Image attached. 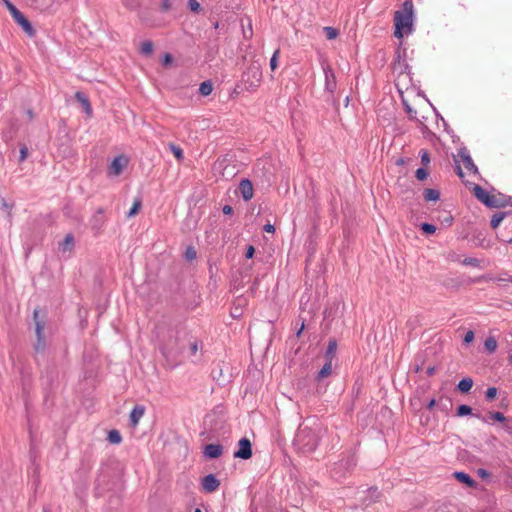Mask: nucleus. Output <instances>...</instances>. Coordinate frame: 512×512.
<instances>
[{"label": "nucleus", "instance_id": "obj_42", "mask_svg": "<svg viewBox=\"0 0 512 512\" xmlns=\"http://www.w3.org/2000/svg\"><path fill=\"white\" fill-rule=\"evenodd\" d=\"M254 253H255V248L252 245H250V246H248V248L246 250L245 256H246V258L250 259L254 256Z\"/></svg>", "mask_w": 512, "mask_h": 512}, {"label": "nucleus", "instance_id": "obj_31", "mask_svg": "<svg viewBox=\"0 0 512 512\" xmlns=\"http://www.w3.org/2000/svg\"><path fill=\"white\" fill-rule=\"evenodd\" d=\"M197 252L193 246H189L185 251V258L189 261H192L196 258Z\"/></svg>", "mask_w": 512, "mask_h": 512}, {"label": "nucleus", "instance_id": "obj_49", "mask_svg": "<svg viewBox=\"0 0 512 512\" xmlns=\"http://www.w3.org/2000/svg\"><path fill=\"white\" fill-rule=\"evenodd\" d=\"M191 350H192V353L195 354L197 351H198V346H197V343H193L191 345Z\"/></svg>", "mask_w": 512, "mask_h": 512}, {"label": "nucleus", "instance_id": "obj_15", "mask_svg": "<svg viewBox=\"0 0 512 512\" xmlns=\"http://www.w3.org/2000/svg\"><path fill=\"white\" fill-rule=\"evenodd\" d=\"M455 478L461 483L466 484L468 487H475L476 482L466 473L464 472H455Z\"/></svg>", "mask_w": 512, "mask_h": 512}, {"label": "nucleus", "instance_id": "obj_40", "mask_svg": "<svg viewBox=\"0 0 512 512\" xmlns=\"http://www.w3.org/2000/svg\"><path fill=\"white\" fill-rule=\"evenodd\" d=\"M474 338H475L474 332L469 330L466 332V334L464 336V342L466 344H470L471 342H473Z\"/></svg>", "mask_w": 512, "mask_h": 512}, {"label": "nucleus", "instance_id": "obj_5", "mask_svg": "<svg viewBox=\"0 0 512 512\" xmlns=\"http://www.w3.org/2000/svg\"><path fill=\"white\" fill-rule=\"evenodd\" d=\"M474 196L488 207H499L500 202L497 196L490 194L479 185L473 187Z\"/></svg>", "mask_w": 512, "mask_h": 512}, {"label": "nucleus", "instance_id": "obj_13", "mask_svg": "<svg viewBox=\"0 0 512 512\" xmlns=\"http://www.w3.org/2000/svg\"><path fill=\"white\" fill-rule=\"evenodd\" d=\"M223 449L218 444H208L205 446L204 455L208 458L214 459L222 455Z\"/></svg>", "mask_w": 512, "mask_h": 512}, {"label": "nucleus", "instance_id": "obj_17", "mask_svg": "<svg viewBox=\"0 0 512 512\" xmlns=\"http://www.w3.org/2000/svg\"><path fill=\"white\" fill-rule=\"evenodd\" d=\"M423 196L426 201H437L440 197V193L435 189L427 188L424 190Z\"/></svg>", "mask_w": 512, "mask_h": 512}, {"label": "nucleus", "instance_id": "obj_54", "mask_svg": "<svg viewBox=\"0 0 512 512\" xmlns=\"http://www.w3.org/2000/svg\"><path fill=\"white\" fill-rule=\"evenodd\" d=\"M508 243L512 244V236L506 240Z\"/></svg>", "mask_w": 512, "mask_h": 512}, {"label": "nucleus", "instance_id": "obj_55", "mask_svg": "<svg viewBox=\"0 0 512 512\" xmlns=\"http://www.w3.org/2000/svg\"><path fill=\"white\" fill-rule=\"evenodd\" d=\"M194 512H203L200 508H196Z\"/></svg>", "mask_w": 512, "mask_h": 512}, {"label": "nucleus", "instance_id": "obj_25", "mask_svg": "<svg viewBox=\"0 0 512 512\" xmlns=\"http://www.w3.org/2000/svg\"><path fill=\"white\" fill-rule=\"evenodd\" d=\"M336 349H337L336 341L335 340L329 341V344L327 347V352H326V357L328 358V360L332 361V358L335 355Z\"/></svg>", "mask_w": 512, "mask_h": 512}, {"label": "nucleus", "instance_id": "obj_14", "mask_svg": "<svg viewBox=\"0 0 512 512\" xmlns=\"http://www.w3.org/2000/svg\"><path fill=\"white\" fill-rule=\"evenodd\" d=\"M75 98L82 105V107L85 110L86 114L88 116H91L93 110H92L91 103H90L89 99L86 97V95L83 94L82 92L78 91V92L75 93Z\"/></svg>", "mask_w": 512, "mask_h": 512}, {"label": "nucleus", "instance_id": "obj_16", "mask_svg": "<svg viewBox=\"0 0 512 512\" xmlns=\"http://www.w3.org/2000/svg\"><path fill=\"white\" fill-rule=\"evenodd\" d=\"M473 386V380L472 378H463L459 383H458V389L462 392V393H468L471 388Z\"/></svg>", "mask_w": 512, "mask_h": 512}, {"label": "nucleus", "instance_id": "obj_20", "mask_svg": "<svg viewBox=\"0 0 512 512\" xmlns=\"http://www.w3.org/2000/svg\"><path fill=\"white\" fill-rule=\"evenodd\" d=\"M484 346L489 353L495 352V350L497 348V341H496L495 337H493V336L487 337L485 340Z\"/></svg>", "mask_w": 512, "mask_h": 512}, {"label": "nucleus", "instance_id": "obj_43", "mask_svg": "<svg viewBox=\"0 0 512 512\" xmlns=\"http://www.w3.org/2000/svg\"><path fill=\"white\" fill-rule=\"evenodd\" d=\"M264 231L267 233H274L275 227L272 224L268 223L264 226Z\"/></svg>", "mask_w": 512, "mask_h": 512}, {"label": "nucleus", "instance_id": "obj_7", "mask_svg": "<svg viewBox=\"0 0 512 512\" xmlns=\"http://www.w3.org/2000/svg\"><path fill=\"white\" fill-rule=\"evenodd\" d=\"M128 158L125 155H119L113 159L108 167L109 176H119L128 165Z\"/></svg>", "mask_w": 512, "mask_h": 512}, {"label": "nucleus", "instance_id": "obj_29", "mask_svg": "<svg viewBox=\"0 0 512 512\" xmlns=\"http://www.w3.org/2000/svg\"><path fill=\"white\" fill-rule=\"evenodd\" d=\"M279 56H280V50H279V49H277V50L273 53V55H272V57H271V59H270V68H271V70H272V71H275V70L277 69V67H278V59H279Z\"/></svg>", "mask_w": 512, "mask_h": 512}, {"label": "nucleus", "instance_id": "obj_21", "mask_svg": "<svg viewBox=\"0 0 512 512\" xmlns=\"http://www.w3.org/2000/svg\"><path fill=\"white\" fill-rule=\"evenodd\" d=\"M505 216H506V214L503 212L495 213L491 219V227L493 229H496L500 225V223L504 220Z\"/></svg>", "mask_w": 512, "mask_h": 512}, {"label": "nucleus", "instance_id": "obj_50", "mask_svg": "<svg viewBox=\"0 0 512 512\" xmlns=\"http://www.w3.org/2000/svg\"><path fill=\"white\" fill-rule=\"evenodd\" d=\"M452 220H453V218H452V216H450V215H449V216H447V217L444 219V221H445L448 225H450V224L452 223Z\"/></svg>", "mask_w": 512, "mask_h": 512}, {"label": "nucleus", "instance_id": "obj_8", "mask_svg": "<svg viewBox=\"0 0 512 512\" xmlns=\"http://www.w3.org/2000/svg\"><path fill=\"white\" fill-rule=\"evenodd\" d=\"M235 458L249 459L252 457V444L248 438H242L238 442V450L234 452Z\"/></svg>", "mask_w": 512, "mask_h": 512}, {"label": "nucleus", "instance_id": "obj_37", "mask_svg": "<svg viewBox=\"0 0 512 512\" xmlns=\"http://www.w3.org/2000/svg\"><path fill=\"white\" fill-rule=\"evenodd\" d=\"M421 155V162L424 166H427L430 163V156L429 153L426 150L420 151Z\"/></svg>", "mask_w": 512, "mask_h": 512}, {"label": "nucleus", "instance_id": "obj_47", "mask_svg": "<svg viewBox=\"0 0 512 512\" xmlns=\"http://www.w3.org/2000/svg\"><path fill=\"white\" fill-rule=\"evenodd\" d=\"M478 475L480 477H482V478H485V477H487L489 475V473L486 470H484V469H479L478 470Z\"/></svg>", "mask_w": 512, "mask_h": 512}, {"label": "nucleus", "instance_id": "obj_39", "mask_svg": "<svg viewBox=\"0 0 512 512\" xmlns=\"http://www.w3.org/2000/svg\"><path fill=\"white\" fill-rule=\"evenodd\" d=\"M491 418L493 420H496V421H499V422H504L506 420L504 414H502L501 412H493V413H491Z\"/></svg>", "mask_w": 512, "mask_h": 512}, {"label": "nucleus", "instance_id": "obj_18", "mask_svg": "<svg viewBox=\"0 0 512 512\" xmlns=\"http://www.w3.org/2000/svg\"><path fill=\"white\" fill-rule=\"evenodd\" d=\"M107 440L111 443V444H120L122 442V436L120 434V432L116 429H113L111 431L108 432V436H107Z\"/></svg>", "mask_w": 512, "mask_h": 512}, {"label": "nucleus", "instance_id": "obj_46", "mask_svg": "<svg viewBox=\"0 0 512 512\" xmlns=\"http://www.w3.org/2000/svg\"><path fill=\"white\" fill-rule=\"evenodd\" d=\"M435 405H436V400L435 399H431L429 401V403L427 404V409L432 410L435 407Z\"/></svg>", "mask_w": 512, "mask_h": 512}, {"label": "nucleus", "instance_id": "obj_51", "mask_svg": "<svg viewBox=\"0 0 512 512\" xmlns=\"http://www.w3.org/2000/svg\"><path fill=\"white\" fill-rule=\"evenodd\" d=\"M404 163H405V160H404L403 158H399V159H397V161H396V164H397V165H403Z\"/></svg>", "mask_w": 512, "mask_h": 512}, {"label": "nucleus", "instance_id": "obj_57", "mask_svg": "<svg viewBox=\"0 0 512 512\" xmlns=\"http://www.w3.org/2000/svg\"><path fill=\"white\" fill-rule=\"evenodd\" d=\"M508 281L512 282V278H509Z\"/></svg>", "mask_w": 512, "mask_h": 512}, {"label": "nucleus", "instance_id": "obj_12", "mask_svg": "<svg viewBox=\"0 0 512 512\" xmlns=\"http://www.w3.org/2000/svg\"><path fill=\"white\" fill-rule=\"evenodd\" d=\"M17 24L29 35H34V29L29 20L20 12L16 17L13 18Z\"/></svg>", "mask_w": 512, "mask_h": 512}, {"label": "nucleus", "instance_id": "obj_38", "mask_svg": "<svg viewBox=\"0 0 512 512\" xmlns=\"http://www.w3.org/2000/svg\"><path fill=\"white\" fill-rule=\"evenodd\" d=\"M6 4L13 18L20 13V11L9 1H6Z\"/></svg>", "mask_w": 512, "mask_h": 512}, {"label": "nucleus", "instance_id": "obj_41", "mask_svg": "<svg viewBox=\"0 0 512 512\" xmlns=\"http://www.w3.org/2000/svg\"><path fill=\"white\" fill-rule=\"evenodd\" d=\"M28 157V148L26 146H22L20 148V158L19 161L23 162Z\"/></svg>", "mask_w": 512, "mask_h": 512}, {"label": "nucleus", "instance_id": "obj_52", "mask_svg": "<svg viewBox=\"0 0 512 512\" xmlns=\"http://www.w3.org/2000/svg\"><path fill=\"white\" fill-rule=\"evenodd\" d=\"M304 327H305V326H304V322H303V323H302V325H301V327H300V329H299V331L297 332V336H298V337L301 335V333H302V331H303Z\"/></svg>", "mask_w": 512, "mask_h": 512}, {"label": "nucleus", "instance_id": "obj_2", "mask_svg": "<svg viewBox=\"0 0 512 512\" xmlns=\"http://www.w3.org/2000/svg\"><path fill=\"white\" fill-rule=\"evenodd\" d=\"M414 22V5L412 0H406L400 10L394 13V35L401 39L405 35L412 33Z\"/></svg>", "mask_w": 512, "mask_h": 512}, {"label": "nucleus", "instance_id": "obj_35", "mask_svg": "<svg viewBox=\"0 0 512 512\" xmlns=\"http://www.w3.org/2000/svg\"><path fill=\"white\" fill-rule=\"evenodd\" d=\"M172 8L171 0H161L160 1V9L163 12H167Z\"/></svg>", "mask_w": 512, "mask_h": 512}, {"label": "nucleus", "instance_id": "obj_6", "mask_svg": "<svg viewBox=\"0 0 512 512\" xmlns=\"http://www.w3.org/2000/svg\"><path fill=\"white\" fill-rule=\"evenodd\" d=\"M39 309H35L33 313V318L35 321L36 326V336H37V342L34 345V348L36 352H42L45 348V339L43 335V331L45 328V322L39 320Z\"/></svg>", "mask_w": 512, "mask_h": 512}, {"label": "nucleus", "instance_id": "obj_22", "mask_svg": "<svg viewBox=\"0 0 512 512\" xmlns=\"http://www.w3.org/2000/svg\"><path fill=\"white\" fill-rule=\"evenodd\" d=\"M213 86L209 81H205L200 84L199 92L202 96H208L212 93Z\"/></svg>", "mask_w": 512, "mask_h": 512}, {"label": "nucleus", "instance_id": "obj_24", "mask_svg": "<svg viewBox=\"0 0 512 512\" xmlns=\"http://www.w3.org/2000/svg\"><path fill=\"white\" fill-rule=\"evenodd\" d=\"M74 245V237L72 234H67L61 244L62 250H70Z\"/></svg>", "mask_w": 512, "mask_h": 512}, {"label": "nucleus", "instance_id": "obj_44", "mask_svg": "<svg viewBox=\"0 0 512 512\" xmlns=\"http://www.w3.org/2000/svg\"><path fill=\"white\" fill-rule=\"evenodd\" d=\"M172 60H173L172 56L167 53V54L164 55L163 64L164 65H168V64H170L172 62Z\"/></svg>", "mask_w": 512, "mask_h": 512}, {"label": "nucleus", "instance_id": "obj_26", "mask_svg": "<svg viewBox=\"0 0 512 512\" xmlns=\"http://www.w3.org/2000/svg\"><path fill=\"white\" fill-rule=\"evenodd\" d=\"M323 31L328 40H333V39L337 38L339 35L338 30L333 27H329V26L324 27Z\"/></svg>", "mask_w": 512, "mask_h": 512}, {"label": "nucleus", "instance_id": "obj_34", "mask_svg": "<svg viewBox=\"0 0 512 512\" xmlns=\"http://www.w3.org/2000/svg\"><path fill=\"white\" fill-rule=\"evenodd\" d=\"M497 396V388L496 387H489L487 390H486V399L488 401H492L496 398Z\"/></svg>", "mask_w": 512, "mask_h": 512}, {"label": "nucleus", "instance_id": "obj_9", "mask_svg": "<svg viewBox=\"0 0 512 512\" xmlns=\"http://www.w3.org/2000/svg\"><path fill=\"white\" fill-rule=\"evenodd\" d=\"M239 190H240L242 198L245 201H249L253 198L254 189H253L252 182L250 180L243 179L239 184Z\"/></svg>", "mask_w": 512, "mask_h": 512}, {"label": "nucleus", "instance_id": "obj_27", "mask_svg": "<svg viewBox=\"0 0 512 512\" xmlns=\"http://www.w3.org/2000/svg\"><path fill=\"white\" fill-rule=\"evenodd\" d=\"M141 205H142L141 200H139V199L135 200L131 209L127 213V217H129V218L134 217L139 212Z\"/></svg>", "mask_w": 512, "mask_h": 512}, {"label": "nucleus", "instance_id": "obj_33", "mask_svg": "<svg viewBox=\"0 0 512 512\" xmlns=\"http://www.w3.org/2000/svg\"><path fill=\"white\" fill-rule=\"evenodd\" d=\"M415 177L420 181H424L428 177V172L424 168H418L415 172Z\"/></svg>", "mask_w": 512, "mask_h": 512}, {"label": "nucleus", "instance_id": "obj_53", "mask_svg": "<svg viewBox=\"0 0 512 512\" xmlns=\"http://www.w3.org/2000/svg\"><path fill=\"white\" fill-rule=\"evenodd\" d=\"M27 114H28V116H29V118H30V119H32V118H33V112H32L31 110H29V111L27 112Z\"/></svg>", "mask_w": 512, "mask_h": 512}, {"label": "nucleus", "instance_id": "obj_28", "mask_svg": "<svg viewBox=\"0 0 512 512\" xmlns=\"http://www.w3.org/2000/svg\"><path fill=\"white\" fill-rule=\"evenodd\" d=\"M153 43L151 41H144L142 44H141V53L144 54V55H149L153 52Z\"/></svg>", "mask_w": 512, "mask_h": 512}, {"label": "nucleus", "instance_id": "obj_45", "mask_svg": "<svg viewBox=\"0 0 512 512\" xmlns=\"http://www.w3.org/2000/svg\"><path fill=\"white\" fill-rule=\"evenodd\" d=\"M223 213L226 214V215H230L233 213V208L229 205H225L223 207Z\"/></svg>", "mask_w": 512, "mask_h": 512}, {"label": "nucleus", "instance_id": "obj_32", "mask_svg": "<svg viewBox=\"0 0 512 512\" xmlns=\"http://www.w3.org/2000/svg\"><path fill=\"white\" fill-rule=\"evenodd\" d=\"M188 7L192 12L195 13L201 11V5L197 0H188Z\"/></svg>", "mask_w": 512, "mask_h": 512}, {"label": "nucleus", "instance_id": "obj_11", "mask_svg": "<svg viewBox=\"0 0 512 512\" xmlns=\"http://www.w3.org/2000/svg\"><path fill=\"white\" fill-rule=\"evenodd\" d=\"M144 414L145 407L141 405H136L130 413V425L135 428L139 424Z\"/></svg>", "mask_w": 512, "mask_h": 512}, {"label": "nucleus", "instance_id": "obj_19", "mask_svg": "<svg viewBox=\"0 0 512 512\" xmlns=\"http://www.w3.org/2000/svg\"><path fill=\"white\" fill-rule=\"evenodd\" d=\"M332 372V361L328 360L327 363L322 367V369L318 373V379L321 380L327 376H329Z\"/></svg>", "mask_w": 512, "mask_h": 512}, {"label": "nucleus", "instance_id": "obj_30", "mask_svg": "<svg viewBox=\"0 0 512 512\" xmlns=\"http://www.w3.org/2000/svg\"><path fill=\"white\" fill-rule=\"evenodd\" d=\"M472 409L468 405H460L457 409V416H465L471 414Z\"/></svg>", "mask_w": 512, "mask_h": 512}, {"label": "nucleus", "instance_id": "obj_1", "mask_svg": "<svg viewBox=\"0 0 512 512\" xmlns=\"http://www.w3.org/2000/svg\"><path fill=\"white\" fill-rule=\"evenodd\" d=\"M410 81L408 73H400L395 80V85L409 118L423 123L425 116L422 112L428 108V101L417 91L416 87L409 85Z\"/></svg>", "mask_w": 512, "mask_h": 512}, {"label": "nucleus", "instance_id": "obj_10", "mask_svg": "<svg viewBox=\"0 0 512 512\" xmlns=\"http://www.w3.org/2000/svg\"><path fill=\"white\" fill-rule=\"evenodd\" d=\"M219 485V480L213 474L205 476L202 480L203 490L208 493L216 491L219 488Z\"/></svg>", "mask_w": 512, "mask_h": 512}, {"label": "nucleus", "instance_id": "obj_3", "mask_svg": "<svg viewBox=\"0 0 512 512\" xmlns=\"http://www.w3.org/2000/svg\"><path fill=\"white\" fill-rule=\"evenodd\" d=\"M454 160L456 165V173L462 180H464L465 177L463 167L465 168L468 174L477 173V167L467 152L459 151L458 155L454 157Z\"/></svg>", "mask_w": 512, "mask_h": 512}, {"label": "nucleus", "instance_id": "obj_56", "mask_svg": "<svg viewBox=\"0 0 512 512\" xmlns=\"http://www.w3.org/2000/svg\"><path fill=\"white\" fill-rule=\"evenodd\" d=\"M166 350H167V347L165 346V347L163 348V354H166Z\"/></svg>", "mask_w": 512, "mask_h": 512}, {"label": "nucleus", "instance_id": "obj_36", "mask_svg": "<svg viewBox=\"0 0 512 512\" xmlns=\"http://www.w3.org/2000/svg\"><path fill=\"white\" fill-rule=\"evenodd\" d=\"M421 229L427 234H433L436 231V227L429 223H423Z\"/></svg>", "mask_w": 512, "mask_h": 512}, {"label": "nucleus", "instance_id": "obj_4", "mask_svg": "<svg viewBox=\"0 0 512 512\" xmlns=\"http://www.w3.org/2000/svg\"><path fill=\"white\" fill-rule=\"evenodd\" d=\"M243 82L246 90L252 92L256 91L262 82V71L259 67H250L243 75Z\"/></svg>", "mask_w": 512, "mask_h": 512}, {"label": "nucleus", "instance_id": "obj_23", "mask_svg": "<svg viewBox=\"0 0 512 512\" xmlns=\"http://www.w3.org/2000/svg\"><path fill=\"white\" fill-rule=\"evenodd\" d=\"M169 148L178 161L183 160L184 153H183V150L181 147H179L173 143H170Z\"/></svg>", "mask_w": 512, "mask_h": 512}, {"label": "nucleus", "instance_id": "obj_48", "mask_svg": "<svg viewBox=\"0 0 512 512\" xmlns=\"http://www.w3.org/2000/svg\"><path fill=\"white\" fill-rule=\"evenodd\" d=\"M426 373L428 376H432L435 373V367H428Z\"/></svg>", "mask_w": 512, "mask_h": 512}]
</instances>
